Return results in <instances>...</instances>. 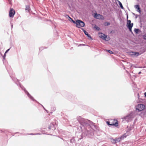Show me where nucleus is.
<instances>
[{
  "mask_svg": "<svg viewBox=\"0 0 146 146\" xmlns=\"http://www.w3.org/2000/svg\"><path fill=\"white\" fill-rule=\"evenodd\" d=\"M118 125V123L117 121L114 123H112V126H114L115 127H117Z\"/></svg>",
  "mask_w": 146,
  "mask_h": 146,
  "instance_id": "nucleus-21",
  "label": "nucleus"
},
{
  "mask_svg": "<svg viewBox=\"0 0 146 146\" xmlns=\"http://www.w3.org/2000/svg\"><path fill=\"white\" fill-rule=\"evenodd\" d=\"M68 19L70 21L72 22L74 24L75 23L76 21H74L70 17V16H68Z\"/></svg>",
  "mask_w": 146,
  "mask_h": 146,
  "instance_id": "nucleus-17",
  "label": "nucleus"
},
{
  "mask_svg": "<svg viewBox=\"0 0 146 146\" xmlns=\"http://www.w3.org/2000/svg\"><path fill=\"white\" fill-rule=\"evenodd\" d=\"M74 24H76V27L78 28H80L79 26L84 27L85 25V23L84 22L79 19L75 21V23Z\"/></svg>",
  "mask_w": 146,
  "mask_h": 146,
  "instance_id": "nucleus-5",
  "label": "nucleus"
},
{
  "mask_svg": "<svg viewBox=\"0 0 146 146\" xmlns=\"http://www.w3.org/2000/svg\"><path fill=\"white\" fill-rule=\"evenodd\" d=\"M0 55H1V56H3L2 54L0 52Z\"/></svg>",
  "mask_w": 146,
  "mask_h": 146,
  "instance_id": "nucleus-45",
  "label": "nucleus"
},
{
  "mask_svg": "<svg viewBox=\"0 0 146 146\" xmlns=\"http://www.w3.org/2000/svg\"><path fill=\"white\" fill-rule=\"evenodd\" d=\"M35 135H41V133H35Z\"/></svg>",
  "mask_w": 146,
  "mask_h": 146,
  "instance_id": "nucleus-40",
  "label": "nucleus"
},
{
  "mask_svg": "<svg viewBox=\"0 0 146 146\" xmlns=\"http://www.w3.org/2000/svg\"><path fill=\"white\" fill-rule=\"evenodd\" d=\"M135 8L137 9V11L140 13L141 11V8L138 4L135 5L134 6Z\"/></svg>",
  "mask_w": 146,
  "mask_h": 146,
  "instance_id": "nucleus-14",
  "label": "nucleus"
},
{
  "mask_svg": "<svg viewBox=\"0 0 146 146\" xmlns=\"http://www.w3.org/2000/svg\"><path fill=\"white\" fill-rule=\"evenodd\" d=\"M127 136V135L126 133L122 135L120 137H119V139H120L121 140H123L124 138H126Z\"/></svg>",
  "mask_w": 146,
  "mask_h": 146,
  "instance_id": "nucleus-16",
  "label": "nucleus"
},
{
  "mask_svg": "<svg viewBox=\"0 0 146 146\" xmlns=\"http://www.w3.org/2000/svg\"><path fill=\"white\" fill-rule=\"evenodd\" d=\"M129 64H130V66L131 67H132V64H131L129 63Z\"/></svg>",
  "mask_w": 146,
  "mask_h": 146,
  "instance_id": "nucleus-44",
  "label": "nucleus"
},
{
  "mask_svg": "<svg viewBox=\"0 0 146 146\" xmlns=\"http://www.w3.org/2000/svg\"><path fill=\"white\" fill-rule=\"evenodd\" d=\"M8 0V1L9 2V3L10 4V3H11V0Z\"/></svg>",
  "mask_w": 146,
  "mask_h": 146,
  "instance_id": "nucleus-41",
  "label": "nucleus"
},
{
  "mask_svg": "<svg viewBox=\"0 0 146 146\" xmlns=\"http://www.w3.org/2000/svg\"><path fill=\"white\" fill-rule=\"evenodd\" d=\"M141 73V71H140L138 73V74H140Z\"/></svg>",
  "mask_w": 146,
  "mask_h": 146,
  "instance_id": "nucleus-42",
  "label": "nucleus"
},
{
  "mask_svg": "<svg viewBox=\"0 0 146 146\" xmlns=\"http://www.w3.org/2000/svg\"><path fill=\"white\" fill-rule=\"evenodd\" d=\"M115 139L116 141V143H117V142H119L121 141L120 139H119V137H118V138H115Z\"/></svg>",
  "mask_w": 146,
  "mask_h": 146,
  "instance_id": "nucleus-23",
  "label": "nucleus"
},
{
  "mask_svg": "<svg viewBox=\"0 0 146 146\" xmlns=\"http://www.w3.org/2000/svg\"><path fill=\"white\" fill-rule=\"evenodd\" d=\"M35 100H34V101H35V102H37L38 104H40L41 106L42 107V108H43L45 110H46V111H47L46 109H45V108H44V106L42 105V104H40V103H39V102H38V101H37L36 100H35Z\"/></svg>",
  "mask_w": 146,
  "mask_h": 146,
  "instance_id": "nucleus-25",
  "label": "nucleus"
},
{
  "mask_svg": "<svg viewBox=\"0 0 146 146\" xmlns=\"http://www.w3.org/2000/svg\"><path fill=\"white\" fill-rule=\"evenodd\" d=\"M111 141L112 143L115 144L116 143V141H115V139H113V138H112L111 139Z\"/></svg>",
  "mask_w": 146,
  "mask_h": 146,
  "instance_id": "nucleus-27",
  "label": "nucleus"
},
{
  "mask_svg": "<svg viewBox=\"0 0 146 146\" xmlns=\"http://www.w3.org/2000/svg\"><path fill=\"white\" fill-rule=\"evenodd\" d=\"M56 123L55 122H52L48 126V128L49 130H54L56 128Z\"/></svg>",
  "mask_w": 146,
  "mask_h": 146,
  "instance_id": "nucleus-6",
  "label": "nucleus"
},
{
  "mask_svg": "<svg viewBox=\"0 0 146 146\" xmlns=\"http://www.w3.org/2000/svg\"><path fill=\"white\" fill-rule=\"evenodd\" d=\"M114 0L115 1V2L116 3L117 1L118 2L120 7L121 9H124V8L123 6L122 3L119 1L118 0Z\"/></svg>",
  "mask_w": 146,
  "mask_h": 146,
  "instance_id": "nucleus-15",
  "label": "nucleus"
},
{
  "mask_svg": "<svg viewBox=\"0 0 146 146\" xmlns=\"http://www.w3.org/2000/svg\"><path fill=\"white\" fill-rule=\"evenodd\" d=\"M106 51L108 52H109L110 54H113V52L110 50H106Z\"/></svg>",
  "mask_w": 146,
  "mask_h": 146,
  "instance_id": "nucleus-26",
  "label": "nucleus"
},
{
  "mask_svg": "<svg viewBox=\"0 0 146 146\" xmlns=\"http://www.w3.org/2000/svg\"><path fill=\"white\" fill-rule=\"evenodd\" d=\"M143 38L144 40H146V33L143 35Z\"/></svg>",
  "mask_w": 146,
  "mask_h": 146,
  "instance_id": "nucleus-28",
  "label": "nucleus"
},
{
  "mask_svg": "<svg viewBox=\"0 0 146 146\" xmlns=\"http://www.w3.org/2000/svg\"><path fill=\"white\" fill-rule=\"evenodd\" d=\"M15 13V12L13 8L10 9L9 11V17H13Z\"/></svg>",
  "mask_w": 146,
  "mask_h": 146,
  "instance_id": "nucleus-11",
  "label": "nucleus"
},
{
  "mask_svg": "<svg viewBox=\"0 0 146 146\" xmlns=\"http://www.w3.org/2000/svg\"><path fill=\"white\" fill-rule=\"evenodd\" d=\"M86 45L84 44H80L78 46H85Z\"/></svg>",
  "mask_w": 146,
  "mask_h": 146,
  "instance_id": "nucleus-30",
  "label": "nucleus"
},
{
  "mask_svg": "<svg viewBox=\"0 0 146 146\" xmlns=\"http://www.w3.org/2000/svg\"><path fill=\"white\" fill-rule=\"evenodd\" d=\"M126 15H127V17H126V18H127V20H129L128 19V13H126Z\"/></svg>",
  "mask_w": 146,
  "mask_h": 146,
  "instance_id": "nucleus-34",
  "label": "nucleus"
},
{
  "mask_svg": "<svg viewBox=\"0 0 146 146\" xmlns=\"http://www.w3.org/2000/svg\"><path fill=\"white\" fill-rule=\"evenodd\" d=\"M138 17V15H135V19H137Z\"/></svg>",
  "mask_w": 146,
  "mask_h": 146,
  "instance_id": "nucleus-38",
  "label": "nucleus"
},
{
  "mask_svg": "<svg viewBox=\"0 0 146 146\" xmlns=\"http://www.w3.org/2000/svg\"><path fill=\"white\" fill-rule=\"evenodd\" d=\"M133 25V23H131V21L130 20H128L127 21L126 24V26L128 29L131 28L132 29Z\"/></svg>",
  "mask_w": 146,
  "mask_h": 146,
  "instance_id": "nucleus-9",
  "label": "nucleus"
},
{
  "mask_svg": "<svg viewBox=\"0 0 146 146\" xmlns=\"http://www.w3.org/2000/svg\"><path fill=\"white\" fill-rule=\"evenodd\" d=\"M134 31L136 34H137L140 32V31L138 29L135 28L134 29Z\"/></svg>",
  "mask_w": 146,
  "mask_h": 146,
  "instance_id": "nucleus-19",
  "label": "nucleus"
},
{
  "mask_svg": "<svg viewBox=\"0 0 146 146\" xmlns=\"http://www.w3.org/2000/svg\"><path fill=\"white\" fill-rule=\"evenodd\" d=\"M6 54H5V53L4 55L3 56H3H2L3 57V59L4 60L5 59V57L6 56Z\"/></svg>",
  "mask_w": 146,
  "mask_h": 146,
  "instance_id": "nucleus-29",
  "label": "nucleus"
},
{
  "mask_svg": "<svg viewBox=\"0 0 146 146\" xmlns=\"http://www.w3.org/2000/svg\"><path fill=\"white\" fill-rule=\"evenodd\" d=\"M107 125L109 127L112 126V123H110V122L109 121H106Z\"/></svg>",
  "mask_w": 146,
  "mask_h": 146,
  "instance_id": "nucleus-24",
  "label": "nucleus"
},
{
  "mask_svg": "<svg viewBox=\"0 0 146 146\" xmlns=\"http://www.w3.org/2000/svg\"><path fill=\"white\" fill-rule=\"evenodd\" d=\"M135 116V115L134 112L132 111L130 113L127 115L125 116L124 117L123 119L126 121H128L131 118L134 117Z\"/></svg>",
  "mask_w": 146,
  "mask_h": 146,
  "instance_id": "nucleus-4",
  "label": "nucleus"
},
{
  "mask_svg": "<svg viewBox=\"0 0 146 146\" xmlns=\"http://www.w3.org/2000/svg\"><path fill=\"white\" fill-rule=\"evenodd\" d=\"M94 17L96 19L102 20L104 19V17L102 15L97 13H96L94 14Z\"/></svg>",
  "mask_w": 146,
  "mask_h": 146,
  "instance_id": "nucleus-7",
  "label": "nucleus"
},
{
  "mask_svg": "<svg viewBox=\"0 0 146 146\" xmlns=\"http://www.w3.org/2000/svg\"><path fill=\"white\" fill-rule=\"evenodd\" d=\"M77 119L80 125L82 133L80 135V139L86 137L92 138L94 135V131L99 130V127L95 123L87 119L82 118L80 116L77 117Z\"/></svg>",
  "mask_w": 146,
  "mask_h": 146,
  "instance_id": "nucleus-1",
  "label": "nucleus"
},
{
  "mask_svg": "<svg viewBox=\"0 0 146 146\" xmlns=\"http://www.w3.org/2000/svg\"><path fill=\"white\" fill-rule=\"evenodd\" d=\"M112 0V1H113V0Z\"/></svg>",
  "mask_w": 146,
  "mask_h": 146,
  "instance_id": "nucleus-46",
  "label": "nucleus"
},
{
  "mask_svg": "<svg viewBox=\"0 0 146 146\" xmlns=\"http://www.w3.org/2000/svg\"><path fill=\"white\" fill-rule=\"evenodd\" d=\"M25 10L26 11L29 12L30 10V7L29 5H26Z\"/></svg>",
  "mask_w": 146,
  "mask_h": 146,
  "instance_id": "nucleus-18",
  "label": "nucleus"
},
{
  "mask_svg": "<svg viewBox=\"0 0 146 146\" xmlns=\"http://www.w3.org/2000/svg\"><path fill=\"white\" fill-rule=\"evenodd\" d=\"M129 54L132 56L137 57L140 55V54L139 52L131 51L130 52Z\"/></svg>",
  "mask_w": 146,
  "mask_h": 146,
  "instance_id": "nucleus-8",
  "label": "nucleus"
},
{
  "mask_svg": "<svg viewBox=\"0 0 146 146\" xmlns=\"http://www.w3.org/2000/svg\"><path fill=\"white\" fill-rule=\"evenodd\" d=\"M145 106L143 104H138L135 108L136 111L137 112H141V113H143V111L145 108Z\"/></svg>",
  "mask_w": 146,
  "mask_h": 146,
  "instance_id": "nucleus-3",
  "label": "nucleus"
},
{
  "mask_svg": "<svg viewBox=\"0 0 146 146\" xmlns=\"http://www.w3.org/2000/svg\"><path fill=\"white\" fill-rule=\"evenodd\" d=\"M68 16H69V15H66V18H68Z\"/></svg>",
  "mask_w": 146,
  "mask_h": 146,
  "instance_id": "nucleus-43",
  "label": "nucleus"
},
{
  "mask_svg": "<svg viewBox=\"0 0 146 146\" xmlns=\"http://www.w3.org/2000/svg\"><path fill=\"white\" fill-rule=\"evenodd\" d=\"M12 80L18 86H19L22 90H24L27 96L32 101L35 100L36 101L34 98L29 93L28 91L19 82V80L17 78L13 79Z\"/></svg>",
  "mask_w": 146,
  "mask_h": 146,
  "instance_id": "nucleus-2",
  "label": "nucleus"
},
{
  "mask_svg": "<svg viewBox=\"0 0 146 146\" xmlns=\"http://www.w3.org/2000/svg\"><path fill=\"white\" fill-rule=\"evenodd\" d=\"M43 49V47H40L39 48V50H42Z\"/></svg>",
  "mask_w": 146,
  "mask_h": 146,
  "instance_id": "nucleus-33",
  "label": "nucleus"
},
{
  "mask_svg": "<svg viewBox=\"0 0 146 146\" xmlns=\"http://www.w3.org/2000/svg\"><path fill=\"white\" fill-rule=\"evenodd\" d=\"M11 29H12L13 28V24H12V23H11Z\"/></svg>",
  "mask_w": 146,
  "mask_h": 146,
  "instance_id": "nucleus-35",
  "label": "nucleus"
},
{
  "mask_svg": "<svg viewBox=\"0 0 146 146\" xmlns=\"http://www.w3.org/2000/svg\"><path fill=\"white\" fill-rule=\"evenodd\" d=\"M80 135L79 136H78L77 137H73L70 140V142L71 143H75L76 141V140L78 138V140H80L79 138L80 137Z\"/></svg>",
  "mask_w": 146,
  "mask_h": 146,
  "instance_id": "nucleus-12",
  "label": "nucleus"
},
{
  "mask_svg": "<svg viewBox=\"0 0 146 146\" xmlns=\"http://www.w3.org/2000/svg\"><path fill=\"white\" fill-rule=\"evenodd\" d=\"M81 29L84 32L85 35L89 39H90L91 40L93 39L91 35L84 28H81Z\"/></svg>",
  "mask_w": 146,
  "mask_h": 146,
  "instance_id": "nucleus-10",
  "label": "nucleus"
},
{
  "mask_svg": "<svg viewBox=\"0 0 146 146\" xmlns=\"http://www.w3.org/2000/svg\"><path fill=\"white\" fill-rule=\"evenodd\" d=\"M17 133H19V134H21V133H19V132H16V133H14V134L13 135H14L15 134H17Z\"/></svg>",
  "mask_w": 146,
  "mask_h": 146,
  "instance_id": "nucleus-39",
  "label": "nucleus"
},
{
  "mask_svg": "<svg viewBox=\"0 0 146 146\" xmlns=\"http://www.w3.org/2000/svg\"><path fill=\"white\" fill-rule=\"evenodd\" d=\"M10 49V48H9V49H7L6 51L5 52V54H6L8 52H9V50Z\"/></svg>",
  "mask_w": 146,
  "mask_h": 146,
  "instance_id": "nucleus-31",
  "label": "nucleus"
},
{
  "mask_svg": "<svg viewBox=\"0 0 146 146\" xmlns=\"http://www.w3.org/2000/svg\"><path fill=\"white\" fill-rule=\"evenodd\" d=\"M128 29H129V31L131 32L132 33H133L132 31V29H131V28H129Z\"/></svg>",
  "mask_w": 146,
  "mask_h": 146,
  "instance_id": "nucleus-32",
  "label": "nucleus"
},
{
  "mask_svg": "<svg viewBox=\"0 0 146 146\" xmlns=\"http://www.w3.org/2000/svg\"><path fill=\"white\" fill-rule=\"evenodd\" d=\"M104 25L105 26H108L110 25V23L108 22H106L104 23Z\"/></svg>",
  "mask_w": 146,
  "mask_h": 146,
  "instance_id": "nucleus-22",
  "label": "nucleus"
},
{
  "mask_svg": "<svg viewBox=\"0 0 146 146\" xmlns=\"http://www.w3.org/2000/svg\"><path fill=\"white\" fill-rule=\"evenodd\" d=\"M144 97H146V92H145L144 93Z\"/></svg>",
  "mask_w": 146,
  "mask_h": 146,
  "instance_id": "nucleus-36",
  "label": "nucleus"
},
{
  "mask_svg": "<svg viewBox=\"0 0 146 146\" xmlns=\"http://www.w3.org/2000/svg\"><path fill=\"white\" fill-rule=\"evenodd\" d=\"M94 29L97 31H99L100 30V29L98 26L95 25L94 27Z\"/></svg>",
  "mask_w": 146,
  "mask_h": 146,
  "instance_id": "nucleus-20",
  "label": "nucleus"
},
{
  "mask_svg": "<svg viewBox=\"0 0 146 146\" xmlns=\"http://www.w3.org/2000/svg\"><path fill=\"white\" fill-rule=\"evenodd\" d=\"M101 35L100 36V37L104 40H106V38H107V36L103 33H101Z\"/></svg>",
  "mask_w": 146,
  "mask_h": 146,
  "instance_id": "nucleus-13",
  "label": "nucleus"
},
{
  "mask_svg": "<svg viewBox=\"0 0 146 146\" xmlns=\"http://www.w3.org/2000/svg\"><path fill=\"white\" fill-rule=\"evenodd\" d=\"M29 135H35V133H31L29 134Z\"/></svg>",
  "mask_w": 146,
  "mask_h": 146,
  "instance_id": "nucleus-37",
  "label": "nucleus"
}]
</instances>
